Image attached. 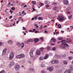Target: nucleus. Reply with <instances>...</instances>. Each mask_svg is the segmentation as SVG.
I'll list each match as a JSON object with an SVG mask.
<instances>
[{
  "instance_id": "nucleus-50",
  "label": "nucleus",
  "mask_w": 73,
  "mask_h": 73,
  "mask_svg": "<svg viewBox=\"0 0 73 73\" xmlns=\"http://www.w3.org/2000/svg\"><path fill=\"white\" fill-rule=\"evenodd\" d=\"M69 72L68 70H66L65 72V73H68Z\"/></svg>"
},
{
  "instance_id": "nucleus-33",
  "label": "nucleus",
  "mask_w": 73,
  "mask_h": 73,
  "mask_svg": "<svg viewBox=\"0 0 73 73\" xmlns=\"http://www.w3.org/2000/svg\"><path fill=\"white\" fill-rule=\"evenodd\" d=\"M62 26L60 24H59L58 25V27L59 28H61Z\"/></svg>"
},
{
  "instance_id": "nucleus-16",
  "label": "nucleus",
  "mask_w": 73,
  "mask_h": 73,
  "mask_svg": "<svg viewBox=\"0 0 73 73\" xmlns=\"http://www.w3.org/2000/svg\"><path fill=\"white\" fill-rule=\"evenodd\" d=\"M41 54V52L40 51L38 50L36 52V54L37 55H39V54Z\"/></svg>"
},
{
  "instance_id": "nucleus-19",
  "label": "nucleus",
  "mask_w": 73,
  "mask_h": 73,
  "mask_svg": "<svg viewBox=\"0 0 73 73\" xmlns=\"http://www.w3.org/2000/svg\"><path fill=\"white\" fill-rule=\"evenodd\" d=\"M8 44H12V43H13V42L12 40H10L8 41Z\"/></svg>"
},
{
  "instance_id": "nucleus-11",
  "label": "nucleus",
  "mask_w": 73,
  "mask_h": 73,
  "mask_svg": "<svg viewBox=\"0 0 73 73\" xmlns=\"http://www.w3.org/2000/svg\"><path fill=\"white\" fill-rule=\"evenodd\" d=\"M48 57H49V54H46L44 57V59H47V58H48Z\"/></svg>"
},
{
  "instance_id": "nucleus-40",
  "label": "nucleus",
  "mask_w": 73,
  "mask_h": 73,
  "mask_svg": "<svg viewBox=\"0 0 73 73\" xmlns=\"http://www.w3.org/2000/svg\"><path fill=\"white\" fill-rule=\"evenodd\" d=\"M63 63L64 64H68V63H67V62L66 61H64L63 62Z\"/></svg>"
},
{
  "instance_id": "nucleus-31",
  "label": "nucleus",
  "mask_w": 73,
  "mask_h": 73,
  "mask_svg": "<svg viewBox=\"0 0 73 73\" xmlns=\"http://www.w3.org/2000/svg\"><path fill=\"white\" fill-rule=\"evenodd\" d=\"M38 20H42V17H39L38 18Z\"/></svg>"
},
{
  "instance_id": "nucleus-46",
  "label": "nucleus",
  "mask_w": 73,
  "mask_h": 73,
  "mask_svg": "<svg viewBox=\"0 0 73 73\" xmlns=\"http://www.w3.org/2000/svg\"><path fill=\"white\" fill-rule=\"evenodd\" d=\"M40 40H41V41H43V38L42 37H41V38H40Z\"/></svg>"
},
{
  "instance_id": "nucleus-47",
  "label": "nucleus",
  "mask_w": 73,
  "mask_h": 73,
  "mask_svg": "<svg viewBox=\"0 0 73 73\" xmlns=\"http://www.w3.org/2000/svg\"><path fill=\"white\" fill-rule=\"evenodd\" d=\"M49 7V5H47L46 6V8H48V7Z\"/></svg>"
},
{
  "instance_id": "nucleus-10",
  "label": "nucleus",
  "mask_w": 73,
  "mask_h": 73,
  "mask_svg": "<svg viewBox=\"0 0 73 73\" xmlns=\"http://www.w3.org/2000/svg\"><path fill=\"white\" fill-rule=\"evenodd\" d=\"M20 68V66L19 65L16 66L15 67V68L16 71H17L19 69V68Z\"/></svg>"
},
{
  "instance_id": "nucleus-5",
  "label": "nucleus",
  "mask_w": 73,
  "mask_h": 73,
  "mask_svg": "<svg viewBox=\"0 0 73 73\" xmlns=\"http://www.w3.org/2000/svg\"><path fill=\"white\" fill-rule=\"evenodd\" d=\"M7 50V48H5L3 50L2 54V56H3V57H5L6 56L5 53H6Z\"/></svg>"
},
{
  "instance_id": "nucleus-29",
  "label": "nucleus",
  "mask_w": 73,
  "mask_h": 73,
  "mask_svg": "<svg viewBox=\"0 0 73 73\" xmlns=\"http://www.w3.org/2000/svg\"><path fill=\"white\" fill-rule=\"evenodd\" d=\"M0 73H5V71L4 70H2L0 72Z\"/></svg>"
},
{
  "instance_id": "nucleus-41",
  "label": "nucleus",
  "mask_w": 73,
  "mask_h": 73,
  "mask_svg": "<svg viewBox=\"0 0 73 73\" xmlns=\"http://www.w3.org/2000/svg\"><path fill=\"white\" fill-rule=\"evenodd\" d=\"M41 73H46V72H45V71H42L41 72Z\"/></svg>"
},
{
  "instance_id": "nucleus-2",
  "label": "nucleus",
  "mask_w": 73,
  "mask_h": 73,
  "mask_svg": "<svg viewBox=\"0 0 73 73\" xmlns=\"http://www.w3.org/2000/svg\"><path fill=\"white\" fill-rule=\"evenodd\" d=\"M25 57V55L24 54H21L18 55L16 56V58H19V59H20L21 58H24Z\"/></svg>"
},
{
  "instance_id": "nucleus-22",
  "label": "nucleus",
  "mask_w": 73,
  "mask_h": 73,
  "mask_svg": "<svg viewBox=\"0 0 73 73\" xmlns=\"http://www.w3.org/2000/svg\"><path fill=\"white\" fill-rule=\"evenodd\" d=\"M24 46V44L23 42H22V44H21V48H23Z\"/></svg>"
},
{
  "instance_id": "nucleus-4",
  "label": "nucleus",
  "mask_w": 73,
  "mask_h": 73,
  "mask_svg": "<svg viewBox=\"0 0 73 73\" xmlns=\"http://www.w3.org/2000/svg\"><path fill=\"white\" fill-rule=\"evenodd\" d=\"M57 19L59 21H62L64 20V17L62 16L61 15L58 17Z\"/></svg>"
},
{
  "instance_id": "nucleus-14",
  "label": "nucleus",
  "mask_w": 73,
  "mask_h": 73,
  "mask_svg": "<svg viewBox=\"0 0 73 73\" xmlns=\"http://www.w3.org/2000/svg\"><path fill=\"white\" fill-rule=\"evenodd\" d=\"M21 4L22 5L21 6H24V5H25L24 6H23V8H25V7H27V5H25V3H22Z\"/></svg>"
},
{
  "instance_id": "nucleus-44",
  "label": "nucleus",
  "mask_w": 73,
  "mask_h": 73,
  "mask_svg": "<svg viewBox=\"0 0 73 73\" xmlns=\"http://www.w3.org/2000/svg\"><path fill=\"white\" fill-rule=\"evenodd\" d=\"M10 12H11V14H12V13H13V11H12V10H10Z\"/></svg>"
},
{
  "instance_id": "nucleus-34",
  "label": "nucleus",
  "mask_w": 73,
  "mask_h": 73,
  "mask_svg": "<svg viewBox=\"0 0 73 73\" xmlns=\"http://www.w3.org/2000/svg\"><path fill=\"white\" fill-rule=\"evenodd\" d=\"M58 40H62V37H60L58 38Z\"/></svg>"
},
{
  "instance_id": "nucleus-25",
  "label": "nucleus",
  "mask_w": 73,
  "mask_h": 73,
  "mask_svg": "<svg viewBox=\"0 0 73 73\" xmlns=\"http://www.w3.org/2000/svg\"><path fill=\"white\" fill-rule=\"evenodd\" d=\"M39 5H40V7H42V6H44V4L42 3H39Z\"/></svg>"
},
{
  "instance_id": "nucleus-1",
  "label": "nucleus",
  "mask_w": 73,
  "mask_h": 73,
  "mask_svg": "<svg viewBox=\"0 0 73 73\" xmlns=\"http://www.w3.org/2000/svg\"><path fill=\"white\" fill-rule=\"evenodd\" d=\"M61 42H62V43L60 46V47H62L63 48H65L66 46L67 47H68L69 46L68 44H66V42L65 40H63L61 41Z\"/></svg>"
},
{
  "instance_id": "nucleus-63",
  "label": "nucleus",
  "mask_w": 73,
  "mask_h": 73,
  "mask_svg": "<svg viewBox=\"0 0 73 73\" xmlns=\"http://www.w3.org/2000/svg\"><path fill=\"white\" fill-rule=\"evenodd\" d=\"M19 20L18 21H17V24H18V23H19Z\"/></svg>"
},
{
  "instance_id": "nucleus-23",
  "label": "nucleus",
  "mask_w": 73,
  "mask_h": 73,
  "mask_svg": "<svg viewBox=\"0 0 73 73\" xmlns=\"http://www.w3.org/2000/svg\"><path fill=\"white\" fill-rule=\"evenodd\" d=\"M28 42H32L33 41V39H30L29 40H28Z\"/></svg>"
},
{
  "instance_id": "nucleus-28",
  "label": "nucleus",
  "mask_w": 73,
  "mask_h": 73,
  "mask_svg": "<svg viewBox=\"0 0 73 73\" xmlns=\"http://www.w3.org/2000/svg\"><path fill=\"white\" fill-rule=\"evenodd\" d=\"M31 3H32L33 4V5H35V4H36V1H32Z\"/></svg>"
},
{
  "instance_id": "nucleus-26",
  "label": "nucleus",
  "mask_w": 73,
  "mask_h": 73,
  "mask_svg": "<svg viewBox=\"0 0 73 73\" xmlns=\"http://www.w3.org/2000/svg\"><path fill=\"white\" fill-rule=\"evenodd\" d=\"M70 69L72 70H73V66L72 65H70Z\"/></svg>"
},
{
  "instance_id": "nucleus-56",
  "label": "nucleus",
  "mask_w": 73,
  "mask_h": 73,
  "mask_svg": "<svg viewBox=\"0 0 73 73\" xmlns=\"http://www.w3.org/2000/svg\"><path fill=\"white\" fill-rule=\"evenodd\" d=\"M33 11H36V9H35L34 8H33Z\"/></svg>"
},
{
  "instance_id": "nucleus-12",
  "label": "nucleus",
  "mask_w": 73,
  "mask_h": 73,
  "mask_svg": "<svg viewBox=\"0 0 73 73\" xmlns=\"http://www.w3.org/2000/svg\"><path fill=\"white\" fill-rule=\"evenodd\" d=\"M29 71L30 72H33L35 71V69L32 68H30L29 69Z\"/></svg>"
},
{
  "instance_id": "nucleus-17",
  "label": "nucleus",
  "mask_w": 73,
  "mask_h": 73,
  "mask_svg": "<svg viewBox=\"0 0 73 73\" xmlns=\"http://www.w3.org/2000/svg\"><path fill=\"white\" fill-rule=\"evenodd\" d=\"M44 3L45 4L47 5L49 4H50L49 2L47 0H46V1L44 2Z\"/></svg>"
},
{
  "instance_id": "nucleus-59",
  "label": "nucleus",
  "mask_w": 73,
  "mask_h": 73,
  "mask_svg": "<svg viewBox=\"0 0 73 73\" xmlns=\"http://www.w3.org/2000/svg\"><path fill=\"white\" fill-rule=\"evenodd\" d=\"M44 32H45V33H48V31H46V30H45V31H44Z\"/></svg>"
},
{
  "instance_id": "nucleus-21",
  "label": "nucleus",
  "mask_w": 73,
  "mask_h": 73,
  "mask_svg": "<svg viewBox=\"0 0 73 73\" xmlns=\"http://www.w3.org/2000/svg\"><path fill=\"white\" fill-rule=\"evenodd\" d=\"M52 41L54 42H55L56 41V40L55 38H52Z\"/></svg>"
},
{
  "instance_id": "nucleus-27",
  "label": "nucleus",
  "mask_w": 73,
  "mask_h": 73,
  "mask_svg": "<svg viewBox=\"0 0 73 73\" xmlns=\"http://www.w3.org/2000/svg\"><path fill=\"white\" fill-rule=\"evenodd\" d=\"M68 59L70 60H72L73 59V57L70 56L68 57Z\"/></svg>"
},
{
  "instance_id": "nucleus-45",
  "label": "nucleus",
  "mask_w": 73,
  "mask_h": 73,
  "mask_svg": "<svg viewBox=\"0 0 73 73\" xmlns=\"http://www.w3.org/2000/svg\"><path fill=\"white\" fill-rule=\"evenodd\" d=\"M34 20H37V17L36 16L35 18H34Z\"/></svg>"
},
{
  "instance_id": "nucleus-57",
  "label": "nucleus",
  "mask_w": 73,
  "mask_h": 73,
  "mask_svg": "<svg viewBox=\"0 0 73 73\" xmlns=\"http://www.w3.org/2000/svg\"><path fill=\"white\" fill-rule=\"evenodd\" d=\"M70 28H71V29H73V26H71L70 27Z\"/></svg>"
},
{
  "instance_id": "nucleus-37",
  "label": "nucleus",
  "mask_w": 73,
  "mask_h": 73,
  "mask_svg": "<svg viewBox=\"0 0 73 73\" xmlns=\"http://www.w3.org/2000/svg\"><path fill=\"white\" fill-rule=\"evenodd\" d=\"M11 9L13 11H15V7H13L11 8Z\"/></svg>"
},
{
  "instance_id": "nucleus-42",
  "label": "nucleus",
  "mask_w": 73,
  "mask_h": 73,
  "mask_svg": "<svg viewBox=\"0 0 73 73\" xmlns=\"http://www.w3.org/2000/svg\"><path fill=\"white\" fill-rule=\"evenodd\" d=\"M52 49L53 50H56V48L54 47V48H53Z\"/></svg>"
},
{
  "instance_id": "nucleus-55",
  "label": "nucleus",
  "mask_w": 73,
  "mask_h": 73,
  "mask_svg": "<svg viewBox=\"0 0 73 73\" xmlns=\"http://www.w3.org/2000/svg\"><path fill=\"white\" fill-rule=\"evenodd\" d=\"M19 20H21V19H22V18L21 17H19Z\"/></svg>"
},
{
  "instance_id": "nucleus-13",
  "label": "nucleus",
  "mask_w": 73,
  "mask_h": 73,
  "mask_svg": "<svg viewBox=\"0 0 73 73\" xmlns=\"http://www.w3.org/2000/svg\"><path fill=\"white\" fill-rule=\"evenodd\" d=\"M38 41H39V39L37 38H35L34 39V41L35 43H36L37 42H38Z\"/></svg>"
},
{
  "instance_id": "nucleus-64",
  "label": "nucleus",
  "mask_w": 73,
  "mask_h": 73,
  "mask_svg": "<svg viewBox=\"0 0 73 73\" xmlns=\"http://www.w3.org/2000/svg\"><path fill=\"white\" fill-rule=\"evenodd\" d=\"M58 56H59L58 58H61V56L60 55H58Z\"/></svg>"
},
{
  "instance_id": "nucleus-62",
  "label": "nucleus",
  "mask_w": 73,
  "mask_h": 73,
  "mask_svg": "<svg viewBox=\"0 0 73 73\" xmlns=\"http://www.w3.org/2000/svg\"><path fill=\"white\" fill-rule=\"evenodd\" d=\"M23 30H24L25 29V27H23Z\"/></svg>"
},
{
  "instance_id": "nucleus-18",
  "label": "nucleus",
  "mask_w": 73,
  "mask_h": 73,
  "mask_svg": "<svg viewBox=\"0 0 73 73\" xmlns=\"http://www.w3.org/2000/svg\"><path fill=\"white\" fill-rule=\"evenodd\" d=\"M15 64V63L13 61L11 62L10 63V65L12 66H13Z\"/></svg>"
},
{
  "instance_id": "nucleus-9",
  "label": "nucleus",
  "mask_w": 73,
  "mask_h": 73,
  "mask_svg": "<svg viewBox=\"0 0 73 73\" xmlns=\"http://www.w3.org/2000/svg\"><path fill=\"white\" fill-rule=\"evenodd\" d=\"M48 70L50 71V72H51L53 70V67H49L48 68H47V69Z\"/></svg>"
},
{
  "instance_id": "nucleus-8",
  "label": "nucleus",
  "mask_w": 73,
  "mask_h": 73,
  "mask_svg": "<svg viewBox=\"0 0 73 73\" xmlns=\"http://www.w3.org/2000/svg\"><path fill=\"white\" fill-rule=\"evenodd\" d=\"M52 63L53 64H57V63H58V60H54L52 61Z\"/></svg>"
},
{
  "instance_id": "nucleus-7",
  "label": "nucleus",
  "mask_w": 73,
  "mask_h": 73,
  "mask_svg": "<svg viewBox=\"0 0 73 73\" xmlns=\"http://www.w3.org/2000/svg\"><path fill=\"white\" fill-rule=\"evenodd\" d=\"M34 52V50H31V52L30 53V54L31 57H33L34 56L33 55V53Z\"/></svg>"
},
{
  "instance_id": "nucleus-38",
  "label": "nucleus",
  "mask_w": 73,
  "mask_h": 73,
  "mask_svg": "<svg viewBox=\"0 0 73 73\" xmlns=\"http://www.w3.org/2000/svg\"><path fill=\"white\" fill-rule=\"evenodd\" d=\"M34 25L35 26H36V28H38V26L37 24L35 25Z\"/></svg>"
},
{
  "instance_id": "nucleus-30",
  "label": "nucleus",
  "mask_w": 73,
  "mask_h": 73,
  "mask_svg": "<svg viewBox=\"0 0 73 73\" xmlns=\"http://www.w3.org/2000/svg\"><path fill=\"white\" fill-rule=\"evenodd\" d=\"M68 73H72V70L71 69H69L68 71Z\"/></svg>"
},
{
  "instance_id": "nucleus-39",
  "label": "nucleus",
  "mask_w": 73,
  "mask_h": 73,
  "mask_svg": "<svg viewBox=\"0 0 73 73\" xmlns=\"http://www.w3.org/2000/svg\"><path fill=\"white\" fill-rule=\"evenodd\" d=\"M40 60H43V57H40Z\"/></svg>"
},
{
  "instance_id": "nucleus-43",
  "label": "nucleus",
  "mask_w": 73,
  "mask_h": 73,
  "mask_svg": "<svg viewBox=\"0 0 73 73\" xmlns=\"http://www.w3.org/2000/svg\"><path fill=\"white\" fill-rule=\"evenodd\" d=\"M57 3H54L52 4V5H57Z\"/></svg>"
},
{
  "instance_id": "nucleus-32",
  "label": "nucleus",
  "mask_w": 73,
  "mask_h": 73,
  "mask_svg": "<svg viewBox=\"0 0 73 73\" xmlns=\"http://www.w3.org/2000/svg\"><path fill=\"white\" fill-rule=\"evenodd\" d=\"M72 15H70L68 17L69 19H71V18H72Z\"/></svg>"
},
{
  "instance_id": "nucleus-48",
  "label": "nucleus",
  "mask_w": 73,
  "mask_h": 73,
  "mask_svg": "<svg viewBox=\"0 0 73 73\" xmlns=\"http://www.w3.org/2000/svg\"><path fill=\"white\" fill-rule=\"evenodd\" d=\"M42 28V26L41 25L40 27V30H41Z\"/></svg>"
},
{
  "instance_id": "nucleus-3",
  "label": "nucleus",
  "mask_w": 73,
  "mask_h": 73,
  "mask_svg": "<svg viewBox=\"0 0 73 73\" xmlns=\"http://www.w3.org/2000/svg\"><path fill=\"white\" fill-rule=\"evenodd\" d=\"M13 57H14V53H13V52H12L10 53L9 54V59L10 60H12L13 58Z\"/></svg>"
},
{
  "instance_id": "nucleus-52",
  "label": "nucleus",
  "mask_w": 73,
  "mask_h": 73,
  "mask_svg": "<svg viewBox=\"0 0 73 73\" xmlns=\"http://www.w3.org/2000/svg\"><path fill=\"white\" fill-rule=\"evenodd\" d=\"M25 13V12L24 11H23L22 13V14H24Z\"/></svg>"
},
{
  "instance_id": "nucleus-15",
  "label": "nucleus",
  "mask_w": 73,
  "mask_h": 73,
  "mask_svg": "<svg viewBox=\"0 0 73 73\" xmlns=\"http://www.w3.org/2000/svg\"><path fill=\"white\" fill-rule=\"evenodd\" d=\"M17 45L18 46L19 48H21V43H20L17 42Z\"/></svg>"
},
{
  "instance_id": "nucleus-61",
  "label": "nucleus",
  "mask_w": 73,
  "mask_h": 73,
  "mask_svg": "<svg viewBox=\"0 0 73 73\" xmlns=\"http://www.w3.org/2000/svg\"><path fill=\"white\" fill-rule=\"evenodd\" d=\"M35 18H32L31 19V20H33H33H34V19H34Z\"/></svg>"
},
{
  "instance_id": "nucleus-49",
  "label": "nucleus",
  "mask_w": 73,
  "mask_h": 73,
  "mask_svg": "<svg viewBox=\"0 0 73 73\" xmlns=\"http://www.w3.org/2000/svg\"><path fill=\"white\" fill-rule=\"evenodd\" d=\"M56 9H57V7H55L54 8V11H55V10H56Z\"/></svg>"
},
{
  "instance_id": "nucleus-6",
  "label": "nucleus",
  "mask_w": 73,
  "mask_h": 73,
  "mask_svg": "<svg viewBox=\"0 0 73 73\" xmlns=\"http://www.w3.org/2000/svg\"><path fill=\"white\" fill-rule=\"evenodd\" d=\"M63 3L64 5H67L69 4V1L68 0H64L63 1Z\"/></svg>"
},
{
  "instance_id": "nucleus-60",
  "label": "nucleus",
  "mask_w": 73,
  "mask_h": 73,
  "mask_svg": "<svg viewBox=\"0 0 73 73\" xmlns=\"http://www.w3.org/2000/svg\"><path fill=\"white\" fill-rule=\"evenodd\" d=\"M55 45V44L54 43H53V44H51V45Z\"/></svg>"
},
{
  "instance_id": "nucleus-35",
  "label": "nucleus",
  "mask_w": 73,
  "mask_h": 73,
  "mask_svg": "<svg viewBox=\"0 0 73 73\" xmlns=\"http://www.w3.org/2000/svg\"><path fill=\"white\" fill-rule=\"evenodd\" d=\"M70 8L68 7L66 9L67 11H69V10H70Z\"/></svg>"
},
{
  "instance_id": "nucleus-53",
  "label": "nucleus",
  "mask_w": 73,
  "mask_h": 73,
  "mask_svg": "<svg viewBox=\"0 0 73 73\" xmlns=\"http://www.w3.org/2000/svg\"><path fill=\"white\" fill-rule=\"evenodd\" d=\"M29 62L30 64H32V62L31 61H29Z\"/></svg>"
},
{
  "instance_id": "nucleus-51",
  "label": "nucleus",
  "mask_w": 73,
  "mask_h": 73,
  "mask_svg": "<svg viewBox=\"0 0 73 73\" xmlns=\"http://www.w3.org/2000/svg\"><path fill=\"white\" fill-rule=\"evenodd\" d=\"M3 45V43L2 42H0V46L1 45Z\"/></svg>"
},
{
  "instance_id": "nucleus-36",
  "label": "nucleus",
  "mask_w": 73,
  "mask_h": 73,
  "mask_svg": "<svg viewBox=\"0 0 73 73\" xmlns=\"http://www.w3.org/2000/svg\"><path fill=\"white\" fill-rule=\"evenodd\" d=\"M41 66L43 67V68H44L45 67V65L42 64L41 65Z\"/></svg>"
},
{
  "instance_id": "nucleus-54",
  "label": "nucleus",
  "mask_w": 73,
  "mask_h": 73,
  "mask_svg": "<svg viewBox=\"0 0 73 73\" xmlns=\"http://www.w3.org/2000/svg\"><path fill=\"white\" fill-rule=\"evenodd\" d=\"M35 31H36V29H34L32 31V32H34Z\"/></svg>"
},
{
  "instance_id": "nucleus-24",
  "label": "nucleus",
  "mask_w": 73,
  "mask_h": 73,
  "mask_svg": "<svg viewBox=\"0 0 73 73\" xmlns=\"http://www.w3.org/2000/svg\"><path fill=\"white\" fill-rule=\"evenodd\" d=\"M67 42H71V39H67Z\"/></svg>"
},
{
  "instance_id": "nucleus-20",
  "label": "nucleus",
  "mask_w": 73,
  "mask_h": 73,
  "mask_svg": "<svg viewBox=\"0 0 73 73\" xmlns=\"http://www.w3.org/2000/svg\"><path fill=\"white\" fill-rule=\"evenodd\" d=\"M39 49V51L41 52V51H43L44 50V48L43 47H41Z\"/></svg>"
},
{
  "instance_id": "nucleus-58",
  "label": "nucleus",
  "mask_w": 73,
  "mask_h": 73,
  "mask_svg": "<svg viewBox=\"0 0 73 73\" xmlns=\"http://www.w3.org/2000/svg\"><path fill=\"white\" fill-rule=\"evenodd\" d=\"M13 17V16H10V19H12V18Z\"/></svg>"
}]
</instances>
